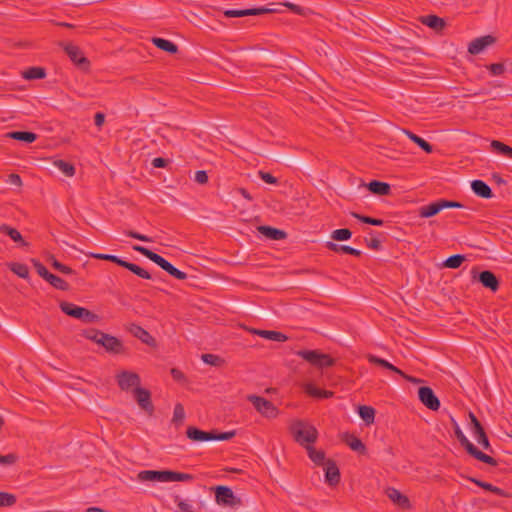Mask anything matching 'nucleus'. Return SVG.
Masks as SVG:
<instances>
[{"mask_svg": "<svg viewBox=\"0 0 512 512\" xmlns=\"http://www.w3.org/2000/svg\"><path fill=\"white\" fill-rule=\"evenodd\" d=\"M290 432L294 440L304 448L315 443L318 438L316 427L302 420L294 421L290 425Z\"/></svg>", "mask_w": 512, "mask_h": 512, "instance_id": "f257e3e1", "label": "nucleus"}, {"mask_svg": "<svg viewBox=\"0 0 512 512\" xmlns=\"http://www.w3.org/2000/svg\"><path fill=\"white\" fill-rule=\"evenodd\" d=\"M140 481H158V482H175V481H190L193 479L191 474L180 473L170 470L156 471L144 470L138 473L137 476Z\"/></svg>", "mask_w": 512, "mask_h": 512, "instance_id": "f03ea898", "label": "nucleus"}, {"mask_svg": "<svg viewBox=\"0 0 512 512\" xmlns=\"http://www.w3.org/2000/svg\"><path fill=\"white\" fill-rule=\"evenodd\" d=\"M451 421L454 428V433L458 441L460 442L461 446L465 448L467 453L477 459L478 461H481L483 463H486L490 466H497L498 462L495 458L483 453L480 451L477 447H475L465 436L461 428L459 427L458 423L455 421L453 417H451Z\"/></svg>", "mask_w": 512, "mask_h": 512, "instance_id": "7ed1b4c3", "label": "nucleus"}, {"mask_svg": "<svg viewBox=\"0 0 512 512\" xmlns=\"http://www.w3.org/2000/svg\"><path fill=\"white\" fill-rule=\"evenodd\" d=\"M133 249L139 253H141L143 256L147 257L149 260L160 266L164 271H166L171 276L175 277L179 280H184L187 278V274L183 271H180L176 267H174L170 262H168L166 259H164L159 254L149 250L146 247L140 246V245H134Z\"/></svg>", "mask_w": 512, "mask_h": 512, "instance_id": "20e7f679", "label": "nucleus"}, {"mask_svg": "<svg viewBox=\"0 0 512 512\" xmlns=\"http://www.w3.org/2000/svg\"><path fill=\"white\" fill-rule=\"evenodd\" d=\"M90 256L92 258L99 259V260L111 261L121 267L128 269L129 271H131L132 273H134L135 275H137L140 278L151 279V274L147 270L143 269L142 267H140L134 263L122 260L118 256L110 255V254H102V253H91Z\"/></svg>", "mask_w": 512, "mask_h": 512, "instance_id": "39448f33", "label": "nucleus"}, {"mask_svg": "<svg viewBox=\"0 0 512 512\" xmlns=\"http://www.w3.org/2000/svg\"><path fill=\"white\" fill-rule=\"evenodd\" d=\"M296 355L309 362L311 365L323 369L335 364V360L329 355L319 350H299Z\"/></svg>", "mask_w": 512, "mask_h": 512, "instance_id": "423d86ee", "label": "nucleus"}, {"mask_svg": "<svg viewBox=\"0 0 512 512\" xmlns=\"http://www.w3.org/2000/svg\"><path fill=\"white\" fill-rule=\"evenodd\" d=\"M463 205L460 202L439 199L435 202H432L428 205L422 206L419 208V216L422 218H430L441 212L446 208H462Z\"/></svg>", "mask_w": 512, "mask_h": 512, "instance_id": "0eeeda50", "label": "nucleus"}, {"mask_svg": "<svg viewBox=\"0 0 512 512\" xmlns=\"http://www.w3.org/2000/svg\"><path fill=\"white\" fill-rule=\"evenodd\" d=\"M247 400L253 404L254 408L259 412L262 416L266 418H276L279 411L277 407L269 400L264 397L257 395H249Z\"/></svg>", "mask_w": 512, "mask_h": 512, "instance_id": "6e6552de", "label": "nucleus"}, {"mask_svg": "<svg viewBox=\"0 0 512 512\" xmlns=\"http://www.w3.org/2000/svg\"><path fill=\"white\" fill-rule=\"evenodd\" d=\"M472 281L479 282L483 287L496 292L499 289L500 282L496 275L489 270L478 272L477 268L471 271Z\"/></svg>", "mask_w": 512, "mask_h": 512, "instance_id": "1a4fd4ad", "label": "nucleus"}, {"mask_svg": "<svg viewBox=\"0 0 512 512\" xmlns=\"http://www.w3.org/2000/svg\"><path fill=\"white\" fill-rule=\"evenodd\" d=\"M100 346H102L107 353L113 355H125L128 352L120 339L108 333H105V335L102 336Z\"/></svg>", "mask_w": 512, "mask_h": 512, "instance_id": "9d476101", "label": "nucleus"}, {"mask_svg": "<svg viewBox=\"0 0 512 512\" xmlns=\"http://www.w3.org/2000/svg\"><path fill=\"white\" fill-rule=\"evenodd\" d=\"M119 388L123 391H129L131 388L140 387V376L131 371L123 370L116 375Z\"/></svg>", "mask_w": 512, "mask_h": 512, "instance_id": "9b49d317", "label": "nucleus"}, {"mask_svg": "<svg viewBox=\"0 0 512 512\" xmlns=\"http://www.w3.org/2000/svg\"><path fill=\"white\" fill-rule=\"evenodd\" d=\"M215 500L219 505L230 507L240 504V499L234 495L232 489L222 485L215 488Z\"/></svg>", "mask_w": 512, "mask_h": 512, "instance_id": "f8f14e48", "label": "nucleus"}, {"mask_svg": "<svg viewBox=\"0 0 512 512\" xmlns=\"http://www.w3.org/2000/svg\"><path fill=\"white\" fill-rule=\"evenodd\" d=\"M133 394L140 408L147 412L148 415H152L154 413V405L151 400L150 391L145 388L136 387L133 390Z\"/></svg>", "mask_w": 512, "mask_h": 512, "instance_id": "ddd939ff", "label": "nucleus"}, {"mask_svg": "<svg viewBox=\"0 0 512 512\" xmlns=\"http://www.w3.org/2000/svg\"><path fill=\"white\" fill-rule=\"evenodd\" d=\"M419 400L430 410L437 411L440 408V401L434 391L427 386L420 387L418 390Z\"/></svg>", "mask_w": 512, "mask_h": 512, "instance_id": "4468645a", "label": "nucleus"}, {"mask_svg": "<svg viewBox=\"0 0 512 512\" xmlns=\"http://www.w3.org/2000/svg\"><path fill=\"white\" fill-rule=\"evenodd\" d=\"M469 417L471 419V429L478 444L481 445L484 449L489 450L491 448L489 439L481 423L472 412L469 413Z\"/></svg>", "mask_w": 512, "mask_h": 512, "instance_id": "2eb2a0df", "label": "nucleus"}, {"mask_svg": "<svg viewBox=\"0 0 512 512\" xmlns=\"http://www.w3.org/2000/svg\"><path fill=\"white\" fill-rule=\"evenodd\" d=\"M496 38L492 35H485L472 40L468 45V52L472 55H477L484 51L487 47L493 45Z\"/></svg>", "mask_w": 512, "mask_h": 512, "instance_id": "dca6fc26", "label": "nucleus"}, {"mask_svg": "<svg viewBox=\"0 0 512 512\" xmlns=\"http://www.w3.org/2000/svg\"><path fill=\"white\" fill-rule=\"evenodd\" d=\"M273 12H276V9H272V8H251V9H243V10L229 9V10L224 11V15L228 18H232V17L262 15V14L273 13Z\"/></svg>", "mask_w": 512, "mask_h": 512, "instance_id": "f3484780", "label": "nucleus"}, {"mask_svg": "<svg viewBox=\"0 0 512 512\" xmlns=\"http://www.w3.org/2000/svg\"><path fill=\"white\" fill-rule=\"evenodd\" d=\"M248 331L254 335H258L264 339L275 342H285L288 340V336L279 331L261 330L256 328H249Z\"/></svg>", "mask_w": 512, "mask_h": 512, "instance_id": "a211bd4d", "label": "nucleus"}, {"mask_svg": "<svg viewBox=\"0 0 512 512\" xmlns=\"http://www.w3.org/2000/svg\"><path fill=\"white\" fill-rule=\"evenodd\" d=\"M325 466H326L325 467L326 482L331 486L338 484L340 481V471H339V468L337 467L335 461L328 459L325 462Z\"/></svg>", "mask_w": 512, "mask_h": 512, "instance_id": "6ab92c4d", "label": "nucleus"}, {"mask_svg": "<svg viewBox=\"0 0 512 512\" xmlns=\"http://www.w3.org/2000/svg\"><path fill=\"white\" fill-rule=\"evenodd\" d=\"M187 437L195 442H207L212 441L213 432L212 431H203L196 427L190 426L186 431Z\"/></svg>", "mask_w": 512, "mask_h": 512, "instance_id": "aec40b11", "label": "nucleus"}, {"mask_svg": "<svg viewBox=\"0 0 512 512\" xmlns=\"http://www.w3.org/2000/svg\"><path fill=\"white\" fill-rule=\"evenodd\" d=\"M387 497L395 504L400 506L401 508H409L410 501L407 496L403 495L398 489L389 487L386 490Z\"/></svg>", "mask_w": 512, "mask_h": 512, "instance_id": "412c9836", "label": "nucleus"}, {"mask_svg": "<svg viewBox=\"0 0 512 512\" xmlns=\"http://www.w3.org/2000/svg\"><path fill=\"white\" fill-rule=\"evenodd\" d=\"M65 52L68 54L70 59L77 65H88V60L84 57L82 51L76 45L71 43L64 46Z\"/></svg>", "mask_w": 512, "mask_h": 512, "instance_id": "4be33fe9", "label": "nucleus"}, {"mask_svg": "<svg viewBox=\"0 0 512 512\" xmlns=\"http://www.w3.org/2000/svg\"><path fill=\"white\" fill-rule=\"evenodd\" d=\"M471 189L478 197L484 199H490L493 197L491 188L482 180H473L471 182Z\"/></svg>", "mask_w": 512, "mask_h": 512, "instance_id": "5701e85b", "label": "nucleus"}, {"mask_svg": "<svg viewBox=\"0 0 512 512\" xmlns=\"http://www.w3.org/2000/svg\"><path fill=\"white\" fill-rule=\"evenodd\" d=\"M368 190L378 196H386L391 192V186L382 181L372 180L367 184Z\"/></svg>", "mask_w": 512, "mask_h": 512, "instance_id": "b1692460", "label": "nucleus"}, {"mask_svg": "<svg viewBox=\"0 0 512 512\" xmlns=\"http://www.w3.org/2000/svg\"><path fill=\"white\" fill-rule=\"evenodd\" d=\"M130 333L147 345H154V338L144 328L137 324H131Z\"/></svg>", "mask_w": 512, "mask_h": 512, "instance_id": "393cba45", "label": "nucleus"}, {"mask_svg": "<svg viewBox=\"0 0 512 512\" xmlns=\"http://www.w3.org/2000/svg\"><path fill=\"white\" fill-rule=\"evenodd\" d=\"M258 231L268 239L271 240H283L287 237V234L284 230L274 228L271 226H259Z\"/></svg>", "mask_w": 512, "mask_h": 512, "instance_id": "a878e982", "label": "nucleus"}, {"mask_svg": "<svg viewBox=\"0 0 512 512\" xmlns=\"http://www.w3.org/2000/svg\"><path fill=\"white\" fill-rule=\"evenodd\" d=\"M59 307L64 314L76 319H79L83 313V307L77 306L68 301H61Z\"/></svg>", "mask_w": 512, "mask_h": 512, "instance_id": "bb28decb", "label": "nucleus"}, {"mask_svg": "<svg viewBox=\"0 0 512 512\" xmlns=\"http://www.w3.org/2000/svg\"><path fill=\"white\" fill-rule=\"evenodd\" d=\"M326 247L330 251H333V252H336V253L342 252V253L350 254V255H353V256H356V257L361 256V251L360 250L355 249V248H353L351 246H348V245H340V244H336L334 242L329 241V242L326 243Z\"/></svg>", "mask_w": 512, "mask_h": 512, "instance_id": "cd10ccee", "label": "nucleus"}, {"mask_svg": "<svg viewBox=\"0 0 512 512\" xmlns=\"http://www.w3.org/2000/svg\"><path fill=\"white\" fill-rule=\"evenodd\" d=\"M421 22L435 31H441L446 26L445 20L436 15L422 17Z\"/></svg>", "mask_w": 512, "mask_h": 512, "instance_id": "c85d7f7f", "label": "nucleus"}, {"mask_svg": "<svg viewBox=\"0 0 512 512\" xmlns=\"http://www.w3.org/2000/svg\"><path fill=\"white\" fill-rule=\"evenodd\" d=\"M304 391L309 396L314 397V398H330L333 396L332 391L320 389L312 383L305 384Z\"/></svg>", "mask_w": 512, "mask_h": 512, "instance_id": "c756f323", "label": "nucleus"}, {"mask_svg": "<svg viewBox=\"0 0 512 512\" xmlns=\"http://www.w3.org/2000/svg\"><path fill=\"white\" fill-rule=\"evenodd\" d=\"M344 441L353 451H356L360 454L366 453V446L358 437L350 434H345Z\"/></svg>", "mask_w": 512, "mask_h": 512, "instance_id": "7c9ffc66", "label": "nucleus"}, {"mask_svg": "<svg viewBox=\"0 0 512 512\" xmlns=\"http://www.w3.org/2000/svg\"><path fill=\"white\" fill-rule=\"evenodd\" d=\"M367 360L369 361V363L371 364H375V365H379L385 369H388L394 373H397V374H402V370H400L399 368H397L396 366H394L393 364H391L390 362H388L387 360L385 359H382L380 357H377L375 355H372V354H368L367 355Z\"/></svg>", "mask_w": 512, "mask_h": 512, "instance_id": "2f4dec72", "label": "nucleus"}, {"mask_svg": "<svg viewBox=\"0 0 512 512\" xmlns=\"http://www.w3.org/2000/svg\"><path fill=\"white\" fill-rule=\"evenodd\" d=\"M152 43L159 49L166 51L171 54H175L178 52V47L173 42L163 39V38H152Z\"/></svg>", "mask_w": 512, "mask_h": 512, "instance_id": "473e14b6", "label": "nucleus"}, {"mask_svg": "<svg viewBox=\"0 0 512 512\" xmlns=\"http://www.w3.org/2000/svg\"><path fill=\"white\" fill-rule=\"evenodd\" d=\"M309 458L316 464V465H324L327 461L325 459V453L322 450H316L311 444L306 445L305 447Z\"/></svg>", "mask_w": 512, "mask_h": 512, "instance_id": "72a5a7b5", "label": "nucleus"}, {"mask_svg": "<svg viewBox=\"0 0 512 512\" xmlns=\"http://www.w3.org/2000/svg\"><path fill=\"white\" fill-rule=\"evenodd\" d=\"M7 137L18 141L32 143L36 140L37 135L33 132L28 131H13L7 133Z\"/></svg>", "mask_w": 512, "mask_h": 512, "instance_id": "f704fd0d", "label": "nucleus"}, {"mask_svg": "<svg viewBox=\"0 0 512 512\" xmlns=\"http://www.w3.org/2000/svg\"><path fill=\"white\" fill-rule=\"evenodd\" d=\"M0 232L8 235L13 241L20 242L22 246L28 245V243L23 240L20 232L13 227L3 224L0 226Z\"/></svg>", "mask_w": 512, "mask_h": 512, "instance_id": "c9c22d12", "label": "nucleus"}, {"mask_svg": "<svg viewBox=\"0 0 512 512\" xmlns=\"http://www.w3.org/2000/svg\"><path fill=\"white\" fill-rule=\"evenodd\" d=\"M358 413L361 419L367 424L370 425L374 422L375 419V409L371 406L361 405L358 408Z\"/></svg>", "mask_w": 512, "mask_h": 512, "instance_id": "e433bc0d", "label": "nucleus"}, {"mask_svg": "<svg viewBox=\"0 0 512 512\" xmlns=\"http://www.w3.org/2000/svg\"><path fill=\"white\" fill-rule=\"evenodd\" d=\"M45 76V69L41 67H30L22 72V77L26 80L43 79Z\"/></svg>", "mask_w": 512, "mask_h": 512, "instance_id": "4c0bfd02", "label": "nucleus"}, {"mask_svg": "<svg viewBox=\"0 0 512 512\" xmlns=\"http://www.w3.org/2000/svg\"><path fill=\"white\" fill-rule=\"evenodd\" d=\"M491 148L495 153L503 157L512 159V148L509 147L508 145L500 141L494 140L491 142Z\"/></svg>", "mask_w": 512, "mask_h": 512, "instance_id": "58836bf2", "label": "nucleus"}, {"mask_svg": "<svg viewBox=\"0 0 512 512\" xmlns=\"http://www.w3.org/2000/svg\"><path fill=\"white\" fill-rule=\"evenodd\" d=\"M50 285H52L54 288L61 290V291H67L69 290V284L63 280L62 278L49 273V275L45 279Z\"/></svg>", "mask_w": 512, "mask_h": 512, "instance_id": "ea45409f", "label": "nucleus"}, {"mask_svg": "<svg viewBox=\"0 0 512 512\" xmlns=\"http://www.w3.org/2000/svg\"><path fill=\"white\" fill-rule=\"evenodd\" d=\"M404 133L408 136V138L413 141L414 143H416L419 147H421L424 151H426L427 153H432L433 152V147L432 145H430L427 141H425L423 138L417 136L416 134L408 131V130H404Z\"/></svg>", "mask_w": 512, "mask_h": 512, "instance_id": "a19ab883", "label": "nucleus"}, {"mask_svg": "<svg viewBox=\"0 0 512 512\" xmlns=\"http://www.w3.org/2000/svg\"><path fill=\"white\" fill-rule=\"evenodd\" d=\"M9 269L23 279H27L29 276L28 266L18 262H10L7 264Z\"/></svg>", "mask_w": 512, "mask_h": 512, "instance_id": "79ce46f5", "label": "nucleus"}, {"mask_svg": "<svg viewBox=\"0 0 512 512\" xmlns=\"http://www.w3.org/2000/svg\"><path fill=\"white\" fill-rule=\"evenodd\" d=\"M105 335V332H102L95 328H90L82 331V336L88 340L93 341L94 343L100 345L102 341V336Z\"/></svg>", "mask_w": 512, "mask_h": 512, "instance_id": "37998d69", "label": "nucleus"}, {"mask_svg": "<svg viewBox=\"0 0 512 512\" xmlns=\"http://www.w3.org/2000/svg\"><path fill=\"white\" fill-rule=\"evenodd\" d=\"M470 481H472L473 483H475L476 485H478L479 487L487 490V491H490L492 493H494L495 495H498V496H505V492L504 490H502L501 488L497 487V486H494L488 482H484V481H481V480H478V479H475V478H469Z\"/></svg>", "mask_w": 512, "mask_h": 512, "instance_id": "c03bdc74", "label": "nucleus"}, {"mask_svg": "<svg viewBox=\"0 0 512 512\" xmlns=\"http://www.w3.org/2000/svg\"><path fill=\"white\" fill-rule=\"evenodd\" d=\"M464 261H465L464 255L454 254L445 260L444 266L447 268L456 269V268L460 267Z\"/></svg>", "mask_w": 512, "mask_h": 512, "instance_id": "a18cd8bd", "label": "nucleus"}, {"mask_svg": "<svg viewBox=\"0 0 512 512\" xmlns=\"http://www.w3.org/2000/svg\"><path fill=\"white\" fill-rule=\"evenodd\" d=\"M50 261H51L52 267L55 270L59 271L60 273L65 274V275H73V274H75V271L72 268H70L67 265L62 264L54 256L50 257Z\"/></svg>", "mask_w": 512, "mask_h": 512, "instance_id": "49530a36", "label": "nucleus"}, {"mask_svg": "<svg viewBox=\"0 0 512 512\" xmlns=\"http://www.w3.org/2000/svg\"><path fill=\"white\" fill-rule=\"evenodd\" d=\"M201 359L204 363L215 367H219L224 363V359L220 356L210 353L202 354Z\"/></svg>", "mask_w": 512, "mask_h": 512, "instance_id": "de8ad7c7", "label": "nucleus"}, {"mask_svg": "<svg viewBox=\"0 0 512 512\" xmlns=\"http://www.w3.org/2000/svg\"><path fill=\"white\" fill-rule=\"evenodd\" d=\"M17 502L16 495L8 492H0V507H11Z\"/></svg>", "mask_w": 512, "mask_h": 512, "instance_id": "09e8293b", "label": "nucleus"}, {"mask_svg": "<svg viewBox=\"0 0 512 512\" xmlns=\"http://www.w3.org/2000/svg\"><path fill=\"white\" fill-rule=\"evenodd\" d=\"M352 236V232L347 228L336 229L331 233V238L336 241H346Z\"/></svg>", "mask_w": 512, "mask_h": 512, "instance_id": "8fccbe9b", "label": "nucleus"}, {"mask_svg": "<svg viewBox=\"0 0 512 512\" xmlns=\"http://www.w3.org/2000/svg\"><path fill=\"white\" fill-rule=\"evenodd\" d=\"M174 501L178 507L177 512H196V509L192 503L181 499L179 496H175Z\"/></svg>", "mask_w": 512, "mask_h": 512, "instance_id": "3c124183", "label": "nucleus"}, {"mask_svg": "<svg viewBox=\"0 0 512 512\" xmlns=\"http://www.w3.org/2000/svg\"><path fill=\"white\" fill-rule=\"evenodd\" d=\"M53 164L57 166L65 176L71 177L75 173L72 162H53Z\"/></svg>", "mask_w": 512, "mask_h": 512, "instance_id": "603ef678", "label": "nucleus"}, {"mask_svg": "<svg viewBox=\"0 0 512 512\" xmlns=\"http://www.w3.org/2000/svg\"><path fill=\"white\" fill-rule=\"evenodd\" d=\"M185 418V410L182 404L177 403L174 407L172 422L179 425Z\"/></svg>", "mask_w": 512, "mask_h": 512, "instance_id": "864d4df0", "label": "nucleus"}, {"mask_svg": "<svg viewBox=\"0 0 512 512\" xmlns=\"http://www.w3.org/2000/svg\"><path fill=\"white\" fill-rule=\"evenodd\" d=\"M81 317L79 320L83 321L84 323H96L99 321V316L92 311L88 310L87 308L83 307Z\"/></svg>", "mask_w": 512, "mask_h": 512, "instance_id": "5fc2aeb1", "label": "nucleus"}, {"mask_svg": "<svg viewBox=\"0 0 512 512\" xmlns=\"http://www.w3.org/2000/svg\"><path fill=\"white\" fill-rule=\"evenodd\" d=\"M213 432V437H212V441H226V440H230L232 439L236 432L235 431H228V432H217L215 430H212Z\"/></svg>", "mask_w": 512, "mask_h": 512, "instance_id": "6e6d98bb", "label": "nucleus"}, {"mask_svg": "<svg viewBox=\"0 0 512 512\" xmlns=\"http://www.w3.org/2000/svg\"><path fill=\"white\" fill-rule=\"evenodd\" d=\"M32 263H33V266L34 268L36 269L38 275L40 277H42L44 280L46 279V277L49 275V271L47 270V268L41 263L39 262L38 260L36 259H32Z\"/></svg>", "mask_w": 512, "mask_h": 512, "instance_id": "4d7b16f0", "label": "nucleus"}, {"mask_svg": "<svg viewBox=\"0 0 512 512\" xmlns=\"http://www.w3.org/2000/svg\"><path fill=\"white\" fill-rule=\"evenodd\" d=\"M18 457L14 453H10L7 455H0V464L1 465H12L15 464Z\"/></svg>", "mask_w": 512, "mask_h": 512, "instance_id": "13d9d810", "label": "nucleus"}, {"mask_svg": "<svg viewBox=\"0 0 512 512\" xmlns=\"http://www.w3.org/2000/svg\"><path fill=\"white\" fill-rule=\"evenodd\" d=\"M258 175L259 177L266 183L268 184H276L277 183V178L274 177L272 174L268 173V172H264V171H259L258 172Z\"/></svg>", "mask_w": 512, "mask_h": 512, "instance_id": "bf43d9fd", "label": "nucleus"}, {"mask_svg": "<svg viewBox=\"0 0 512 512\" xmlns=\"http://www.w3.org/2000/svg\"><path fill=\"white\" fill-rule=\"evenodd\" d=\"M194 180L201 184V185H204L208 182V175H207V172L204 171V170H199L195 173V177H194Z\"/></svg>", "mask_w": 512, "mask_h": 512, "instance_id": "052dcab7", "label": "nucleus"}, {"mask_svg": "<svg viewBox=\"0 0 512 512\" xmlns=\"http://www.w3.org/2000/svg\"><path fill=\"white\" fill-rule=\"evenodd\" d=\"M488 69L493 75H501L505 71V67L501 63H494L488 66Z\"/></svg>", "mask_w": 512, "mask_h": 512, "instance_id": "680f3d73", "label": "nucleus"}, {"mask_svg": "<svg viewBox=\"0 0 512 512\" xmlns=\"http://www.w3.org/2000/svg\"><path fill=\"white\" fill-rule=\"evenodd\" d=\"M351 216L354 217L355 219L365 223V224H369V225L373 224V218L372 217L361 215V214L356 213V212H351Z\"/></svg>", "mask_w": 512, "mask_h": 512, "instance_id": "e2e57ef3", "label": "nucleus"}, {"mask_svg": "<svg viewBox=\"0 0 512 512\" xmlns=\"http://www.w3.org/2000/svg\"><path fill=\"white\" fill-rule=\"evenodd\" d=\"M126 234L129 236V237H132L134 239H138L140 241H144V242H151L152 239L147 237L146 235H143V234H140L138 232H134V231H127Z\"/></svg>", "mask_w": 512, "mask_h": 512, "instance_id": "0e129e2a", "label": "nucleus"}, {"mask_svg": "<svg viewBox=\"0 0 512 512\" xmlns=\"http://www.w3.org/2000/svg\"><path fill=\"white\" fill-rule=\"evenodd\" d=\"M284 6H286L291 11H293L294 13H296L298 15H303L304 14V8H302L299 5H296V4L290 3V2H286V3H284Z\"/></svg>", "mask_w": 512, "mask_h": 512, "instance_id": "69168bd1", "label": "nucleus"}, {"mask_svg": "<svg viewBox=\"0 0 512 512\" xmlns=\"http://www.w3.org/2000/svg\"><path fill=\"white\" fill-rule=\"evenodd\" d=\"M171 376L174 380L179 381V382L185 380V376H184L183 372L177 368L171 369Z\"/></svg>", "mask_w": 512, "mask_h": 512, "instance_id": "338daca9", "label": "nucleus"}, {"mask_svg": "<svg viewBox=\"0 0 512 512\" xmlns=\"http://www.w3.org/2000/svg\"><path fill=\"white\" fill-rule=\"evenodd\" d=\"M8 182L16 186H21L22 184L20 176L14 173L8 176Z\"/></svg>", "mask_w": 512, "mask_h": 512, "instance_id": "774afa93", "label": "nucleus"}]
</instances>
